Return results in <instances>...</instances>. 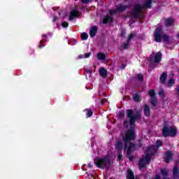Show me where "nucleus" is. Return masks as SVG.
I'll use <instances>...</instances> for the list:
<instances>
[{
  "instance_id": "obj_1",
  "label": "nucleus",
  "mask_w": 179,
  "mask_h": 179,
  "mask_svg": "<svg viewBox=\"0 0 179 179\" xmlns=\"http://www.w3.org/2000/svg\"><path fill=\"white\" fill-rule=\"evenodd\" d=\"M152 3H153V0H145L144 3L141 6L139 3H136L134 5L132 12V16L134 19H138V17H141L142 15L143 9H151Z\"/></svg>"
},
{
  "instance_id": "obj_2",
  "label": "nucleus",
  "mask_w": 179,
  "mask_h": 179,
  "mask_svg": "<svg viewBox=\"0 0 179 179\" xmlns=\"http://www.w3.org/2000/svg\"><path fill=\"white\" fill-rule=\"evenodd\" d=\"M94 164H95L98 169H106V170H109L110 167H111V159L108 156L103 158L96 157L94 160Z\"/></svg>"
},
{
  "instance_id": "obj_3",
  "label": "nucleus",
  "mask_w": 179,
  "mask_h": 179,
  "mask_svg": "<svg viewBox=\"0 0 179 179\" xmlns=\"http://www.w3.org/2000/svg\"><path fill=\"white\" fill-rule=\"evenodd\" d=\"M154 38L156 43H162V38L164 43H168V41L170 40V36H169V35L164 34L163 27L159 26L155 29V31L154 33Z\"/></svg>"
},
{
  "instance_id": "obj_4",
  "label": "nucleus",
  "mask_w": 179,
  "mask_h": 179,
  "mask_svg": "<svg viewBox=\"0 0 179 179\" xmlns=\"http://www.w3.org/2000/svg\"><path fill=\"white\" fill-rule=\"evenodd\" d=\"M162 136L164 138H176L177 136V127H169V124L164 122L162 128Z\"/></svg>"
},
{
  "instance_id": "obj_5",
  "label": "nucleus",
  "mask_w": 179,
  "mask_h": 179,
  "mask_svg": "<svg viewBox=\"0 0 179 179\" xmlns=\"http://www.w3.org/2000/svg\"><path fill=\"white\" fill-rule=\"evenodd\" d=\"M126 114L127 118L129 119V124L130 125H135V122H136L137 120H141L142 116L141 115V113L137 111L136 114L134 113V110L132 109H127L126 110Z\"/></svg>"
},
{
  "instance_id": "obj_6",
  "label": "nucleus",
  "mask_w": 179,
  "mask_h": 179,
  "mask_svg": "<svg viewBox=\"0 0 179 179\" xmlns=\"http://www.w3.org/2000/svg\"><path fill=\"white\" fill-rule=\"evenodd\" d=\"M135 131L134 130L129 129L124 134L123 137V141L124 142V150H127V148H128V143L131 142V141H134L135 139Z\"/></svg>"
},
{
  "instance_id": "obj_7",
  "label": "nucleus",
  "mask_w": 179,
  "mask_h": 179,
  "mask_svg": "<svg viewBox=\"0 0 179 179\" xmlns=\"http://www.w3.org/2000/svg\"><path fill=\"white\" fill-rule=\"evenodd\" d=\"M148 153H147L145 156V162L148 165L150 164V162H152V156H155L156 153H157V147L156 145H150L147 148Z\"/></svg>"
},
{
  "instance_id": "obj_8",
  "label": "nucleus",
  "mask_w": 179,
  "mask_h": 179,
  "mask_svg": "<svg viewBox=\"0 0 179 179\" xmlns=\"http://www.w3.org/2000/svg\"><path fill=\"white\" fill-rule=\"evenodd\" d=\"M132 148L133 149H135L136 150V144L134 143H129V147L127 148V157L129 159L130 162H132L134 160V156H132Z\"/></svg>"
},
{
  "instance_id": "obj_9",
  "label": "nucleus",
  "mask_w": 179,
  "mask_h": 179,
  "mask_svg": "<svg viewBox=\"0 0 179 179\" xmlns=\"http://www.w3.org/2000/svg\"><path fill=\"white\" fill-rule=\"evenodd\" d=\"M150 61L154 64H159L162 61V52H157L155 56L154 53L150 55Z\"/></svg>"
},
{
  "instance_id": "obj_10",
  "label": "nucleus",
  "mask_w": 179,
  "mask_h": 179,
  "mask_svg": "<svg viewBox=\"0 0 179 179\" xmlns=\"http://www.w3.org/2000/svg\"><path fill=\"white\" fill-rule=\"evenodd\" d=\"M136 80L140 82V83H143L145 81V77L142 75V73H137L136 76L131 78V83H135Z\"/></svg>"
},
{
  "instance_id": "obj_11",
  "label": "nucleus",
  "mask_w": 179,
  "mask_h": 179,
  "mask_svg": "<svg viewBox=\"0 0 179 179\" xmlns=\"http://www.w3.org/2000/svg\"><path fill=\"white\" fill-rule=\"evenodd\" d=\"M131 8V5H124L122 3H120L116 6V9L118 12V13H122V12H124L126 9H129Z\"/></svg>"
},
{
  "instance_id": "obj_12",
  "label": "nucleus",
  "mask_w": 179,
  "mask_h": 179,
  "mask_svg": "<svg viewBox=\"0 0 179 179\" xmlns=\"http://www.w3.org/2000/svg\"><path fill=\"white\" fill-rule=\"evenodd\" d=\"M76 17H79V11L76 8L70 13L69 20L72 22Z\"/></svg>"
},
{
  "instance_id": "obj_13",
  "label": "nucleus",
  "mask_w": 179,
  "mask_h": 179,
  "mask_svg": "<svg viewBox=\"0 0 179 179\" xmlns=\"http://www.w3.org/2000/svg\"><path fill=\"white\" fill-rule=\"evenodd\" d=\"M146 164H148V162H146V159L141 158L138 161V169L139 170H142V169L146 168Z\"/></svg>"
},
{
  "instance_id": "obj_14",
  "label": "nucleus",
  "mask_w": 179,
  "mask_h": 179,
  "mask_svg": "<svg viewBox=\"0 0 179 179\" xmlns=\"http://www.w3.org/2000/svg\"><path fill=\"white\" fill-rule=\"evenodd\" d=\"M98 28L96 26H93L90 30V36L92 38L96 37V34H97Z\"/></svg>"
},
{
  "instance_id": "obj_15",
  "label": "nucleus",
  "mask_w": 179,
  "mask_h": 179,
  "mask_svg": "<svg viewBox=\"0 0 179 179\" xmlns=\"http://www.w3.org/2000/svg\"><path fill=\"white\" fill-rule=\"evenodd\" d=\"M114 19L110 15H106L103 19V24H107L108 23H113Z\"/></svg>"
},
{
  "instance_id": "obj_16",
  "label": "nucleus",
  "mask_w": 179,
  "mask_h": 179,
  "mask_svg": "<svg viewBox=\"0 0 179 179\" xmlns=\"http://www.w3.org/2000/svg\"><path fill=\"white\" fill-rule=\"evenodd\" d=\"M172 157L173 153H171V151H168L165 155L164 162L167 164L170 163V162H171Z\"/></svg>"
},
{
  "instance_id": "obj_17",
  "label": "nucleus",
  "mask_w": 179,
  "mask_h": 179,
  "mask_svg": "<svg viewBox=\"0 0 179 179\" xmlns=\"http://www.w3.org/2000/svg\"><path fill=\"white\" fill-rule=\"evenodd\" d=\"M115 149L117 152H122V149H124V144L121 141H117L115 143Z\"/></svg>"
},
{
  "instance_id": "obj_18",
  "label": "nucleus",
  "mask_w": 179,
  "mask_h": 179,
  "mask_svg": "<svg viewBox=\"0 0 179 179\" xmlns=\"http://www.w3.org/2000/svg\"><path fill=\"white\" fill-rule=\"evenodd\" d=\"M126 179H135V174L134 173V171H132V169H127V175L126 176Z\"/></svg>"
},
{
  "instance_id": "obj_19",
  "label": "nucleus",
  "mask_w": 179,
  "mask_h": 179,
  "mask_svg": "<svg viewBox=\"0 0 179 179\" xmlns=\"http://www.w3.org/2000/svg\"><path fill=\"white\" fill-rule=\"evenodd\" d=\"M174 23H175L174 20H173L171 18H167L164 21V24H165V26H166V27H170V26H173V24H174Z\"/></svg>"
},
{
  "instance_id": "obj_20",
  "label": "nucleus",
  "mask_w": 179,
  "mask_h": 179,
  "mask_svg": "<svg viewBox=\"0 0 179 179\" xmlns=\"http://www.w3.org/2000/svg\"><path fill=\"white\" fill-rule=\"evenodd\" d=\"M159 80L162 84L166 83V80H167V73H162V75L160 76Z\"/></svg>"
},
{
  "instance_id": "obj_21",
  "label": "nucleus",
  "mask_w": 179,
  "mask_h": 179,
  "mask_svg": "<svg viewBox=\"0 0 179 179\" xmlns=\"http://www.w3.org/2000/svg\"><path fill=\"white\" fill-rule=\"evenodd\" d=\"M144 115L145 117H150V108L148 105L144 106Z\"/></svg>"
},
{
  "instance_id": "obj_22",
  "label": "nucleus",
  "mask_w": 179,
  "mask_h": 179,
  "mask_svg": "<svg viewBox=\"0 0 179 179\" xmlns=\"http://www.w3.org/2000/svg\"><path fill=\"white\" fill-rule=\"evenodd\" d=\"M134 145H136V150L142 149V146H143V141L142 139H140L137 141V142L134 143Z\"/></svg>"
},
{
  "instance_id": "obj_23",
  "label": "nucleus",
  "mask_w": 179,
  "mask_h": 179,
  "mask_svg": "<svg viewBox=\"0 0 179 179\" xmlns=\"http://www.w3.org/2000/svg\"><path fill=\"white\" fill-rule=\"evenodd\" d=\"M99 74L101 75V76H102V78H106L108 74L107 70L103 67H101V69H99Z\"/></svg>"
},
{
  "instance_id": "obj_24",
  "label": "nucleus",
  "mask_w": 179,
  "mask_h": 179,
  "mask_svg": "<svg viewBox=\"0 0 179 179\" xmlns=\"http://www.w3.org/2000/svg\"><path fill=\"white\" fill-rule=\"evenodd\" d=\"M84 113H86V118H89L93 115V111L92 109L87 108L84 110Z\"/></svg>"
},
{
  "instance_id": "obj_25",
  "label": "nucleus",
  "mask_w": 179,
  "mask_h": 179,
  "mask_svg": "<svg viewBox=\"0 0 179 179\" xmlns=\"http://www.w3.org/2000/svg\"><path fill=\"white\" fill-rule=\"evenodd\" d=\"M133 100L136 102L142 101V98H141V95H139L138 94H134Z\"/></svg>"
},
{
  "instance_id": "obj_26",
  "label": "nucleus",
  "mask_w": 179,
  "mask_h": 179,
  "mask_svg": "<svg viewBox=\"0 0 179 179\" xmlns=\"http://www.w3.org/2000/svg\"><path fill=\"white\" fill-rule=\"evenodd\" d=\"M97 58L99 59V61H104V59H106V54L103 52H99L97 54Z\"/></svg>"
},
{
  "instance_id": "obj_27",
  "label": "nucleus",
  "mask_w": 179,
  "mask_h": 179,
  "mask_svg": "<svg viewBox=\"0 0 179 179\" xmlns=\"http://www.w3.org/2000/svg\"><path fill=\"white\" fill-rule=\"evenodd\" d=\"M128 47H129V42L127 41L126 43L122 44L120 50V51H123V50H128Z\"/></svg>"
},
{
  "instance_id": "obj_28",
  "label": "nucleus",
  "mask_w": 179,
  "mask_h": 179,
  "mask_svg": "<svg viewBox=\"0 0 179 179\" xmlns=\"http://www.w3.org/2000/svg\"><path fill=\"white\" fill-rule=\"evenodd\" d=\"M160 173L163 177H167L169 176V171L166 169H162Z\"/></svg>"
},
{
  "instance_id": "obj_29",
  "label": "nucleus",
  "mask_w": 179,
  "mask_h": 179,
  "mask_svg": "<svg viewBox=\"0 0 179 179\" xmlns=\"http://www.w3.org/2000/svg\"><path fill=\"white\" fill-rule=\"evenodd\" d=\"M149 96L152 98L156 97V92H155V90H150L148 92Z\"/></svg>"
},
{
  "instance_id": "obj_30",
  "label": "nucleus",
  "mask_w": 179,
  "mask_h": 179,
  "mask_svg": "<svg viewBox=\"0 0 179 179\" xmlns=\"http://www.w3.org/2000/svg\"><path fill=\"white\" fill-rule=\"evenodd\" d=\"M150 103L152 104V106H153L154 107H156V106H157V100L156 99V96L154 98H151L150 99Z\"/></svg>"
},
{
  "instance_id": "obj_31",
  "label": "nucleus",
  "mask_w": 179,
  "mask_h": 179,
  "mask_svg": "<svg viewBox=\"0 0 179 179\" xmlns=\"http://www.w3.org/2000/svg\"><path fill=\"white\" fill-rule=\"evenodd\" d=\"M87 38H89V35L87 34V33L83 32V33L81 34V39H82L83 41H85V40H87Z\"/></svg>"
},
{
  "instance_id": "obj_32",
  "label": "nucleus",
  "mask_w": 179,
  "mask_h": 179,
  "mask_svg": "<svg viewBox=\"0 0 179 179\" xmlns=\"http://www.w3.org/2000/svg\"><path fill=\"white\" fill-rule=\"evenodd\" d=\"M174 83H176V81L174 80V79L173 78L169 79V80L168 81V87H171L173 85H174Z\"/></svg>"
},
{
  "instance_id": "obj_33",
  "label": "nucleus",
  "mask_w": 179,
  "mask_h": 179,
  "mask_svg": "<svg viewBox=\"0 0 179 179\" xmlns=\"http://www.w3.org/2000/svg\"><path fill=\"white\" fill-rule=\"evenodd\" d=\"M117 160L119 162H122V152L117 151Z\"/></svg>"
},
{
  "instance_id": "obj_34",
  "label": "nucleus",
  "mask_w": 179,
  "mask_h": 179,
  "mask_svg": "<svg viewBox=\"0 0 179 179\" xmlns=\"http://www.w3.org/2000/svg\"><path fill=\"white\" fill-rule=\"evenodd\" d=\"M135 36H136V34H130L127 40V43H129V41H131V40H132V38H134Z\"/></svg>"
},
{
  "instance_id": "obj_35",
  "label": "nucleus",
  "mask_w": 179,
  "mask_h": 179,
  "mask_svg": "<svg viewBox=\"0 0 179 179\" xmlns=\"http://www.w3.org/2000/svg\"><path fill=\"white\" fill-rule=\"evenodd\" d=\"M179 173V169H178V166H175L173 168V176H177Z\"/></svg>"
},
{
  "instance_id": "obj_36",
  "label": "nucleus",
  "mask_w": 179,
  "mask_h": 179,
  "mask_svg": "<svg viewBox=\"0 0 179 179\" xmlns=\"http://www.w3.org/2000/svg\"><path fill=\"white\" fill-rule=\"evenodd\" d=\"M162 145H163V143H162V141L157 140L156 142L155 146L157 147V149H159V148L162 147Z\"/></svg>"
},
{
  "instance_id": "obj_37",
  "label": "nucleus",
  "mask_w": 179,
  "mask_h": 179,
  "mask_svg": "<svg viewBox=\"0 0 179 179\" xmlns=\"http://www.w3.org/2000/svg\"><path fill=\"white\" fill-rule=\"evenodd\" d=\"M109 13L110 15H116V13H118V10H117V8L114 9V10H109Z\"/></svg>"
},
{
  "instance_id": "obj_38",
  "label": "nucleus",
  "mask_w": 179,
  "mask_h": 179,
  "mask_svg": "<svg viewBox=\"0 0 179 179\" xmlns=\"http://www.w3.org/2000/svg\"><path fill=\"white\" fill-rule=\"evenodd\" d=\"M62 26L66 29V27H69V23H68L67 22H63L62 23Z\"/></svg>"
},
{
  "instance_id": "obj_39",
  "label": "nucleus",
  "mask_w": 179,
  "mask_h": 179,
  "mask_svg": "<svg viewBox=\"0 0 179 179\" xmlns=\"http://www.w3.org/2000/svg\"><path fill=\"white\" fill-rule=\"evenodd\" d=\"M125 117V113L123 112V110H121L119 113V118H124Z\"/></svg>"
},
{
  "instance_id": "obj_40",
  "label": "nucleus",
  "mask_w": 179,
  "mask_h": 179,
  "mask_svg": "<svg viewBox=\"0 0 179 179\" xmlns=\"http://www.w3.org/2000/svg\"><path fill=\"white\" fill-rule=\"evenodd\" d=\"M123 125H124L126 128H128V127H129V122H128V120H124V122H123Z\"/></svg>"
},
{
  "instance_id": "obj_41",
  "label": "nucleus",
  "mask_w": 179,
  "mask_h": 179,
  "mask_svg": "<svg viewBox=\"0 0 179 179\" xmlns=\"http://www.w3.org/2000/svg\"><path fill=\"white\" fill-rule=\"evenodd\" d=\"M43 43H44V41H40L39 42V45H38V48H43V47H44V45H43Z\"/></svg>"
},
{
  "instance_id": "obj_42",
  "label": "nucleus",
  "mask_w": 179,
  "mask_h": 179,
  "mask_svg": "<svg viewBox=\"0 0 179 179\" xmlns=\"http://www.w3.org/2000/svg\"><path fill=\"white\" fill-rule=\"evenodd\" d=\"M92 55V52L85 53L84 55V58H89Z\"/></svg>"
},
{
  "instance_id": "obj_43",
  "label": "nucleus",
  "mask_w": 179,
  "mask_h": 179,
  "mask_svg": "<svg viewBox=\"0 0 179 179\" xmlns=\"http://www.w3.org/2000/svg\"><path fill=\"white\" fill-rule=\"evenodd\" d=\"M159 94L161 97H164V91L163 90L159 91Z\"/></svg>"
},
{
  "instance_id": "obj_44",
  "label": "nucleus",
  "mask_w": 179,
  "mask_h": 179,
  "mask_svg": "<svg viewBox=\"0 0 179 179\" xmlns=\"http://www.w3.org/2000/svg\"><path fill=\"white\" fill-rule=\"evenodd\" d=\"M126 34L125 29L122 30L121 31V37H124Z\"/></svg>"
},
{
  "instance_id": "obj_45",
  "label": "nucleus",
  "mask_w": 179,
  "mask_h": 179,
  "mask_svg": "<svg viewBox=\"0 0 179 179\" xmlns=\"http://www.w3.org/2000/svg\"><path fill=\"white\" fill-rule=\"evenodd\" d=\"M57 19H58V16L54 15L53 20H52L53 23H55V22H57Z\"/></svg>"
},
{
  "instance_id": "obj_46",
  "label": "nucleus",
  "mask_w": 179,
  "mask_h": 179,
  "mask_svg": "<svg viewBox=\"0 0 179 179\" xmlns=\"http://www.w3.org/2000/svg\"><path fill=\"white\" fill-rule=\"evenodd\" d=\"M90 0H81V2L83 3H87L88 2H90Z\"/></svg>"
},
{
  "instance_id": "obj_47",
  "label": "nucleus",
  "mask_w": 179,
  "mask_h": 179,
  "mask_svg": "<svg viewBox=\"0 0 179 179\" xmlns=\"http://www.w3.org/2000/svg\"><path fill=\"white\" fill-rule=\"evenodd\" d=\"M125 66H127V65H125V64H122V65L120 66V69H122V71L124 70V69H125Z\"/></svg>"
},
{
  "instance_id": "obj_48",
  "label": "nucleus",
  "mask_w": 179,
  "mask_h": 179,
  "mask_svg": "<svg viewBox=\"0 0 179 179\" xmlns=\"http://www.w3.org/2000/svg\"><path fill=\"white\" fill-rule=\"evenodd\" d=\"M85 71L87 73H90V75H92V70L85 69Z\"/></svg>"
},
{
  "instance_id": "obj_49",
  "label": "nucleus",
  "mask_w": 179,
  "mask_h": 179,
  "mask_svg": "<svg viewBox=\"0 0 179 179\" xmlns=\"http://www.w3.org/2000/svg\"><path fill=\"white\" fill-rule=\"evenodd\" d=\"M92 167H93V165H92V164H87V169H92Z\"/></svg>"
},
{
  "instance_id": "obj_50",
  "label": "nucleus",
  "mask_w": 179,
  "mask_h": 179,
  "mask_svg": "<svg viewBox=\"0 0 179 179\" xmlns=\"http://www.w3.org/2000/svg\"><path fill=\"white\" fill-rule=\"evenodd\" d=\"M42 37H43V38H47L48 36H47V34H43Z\"/></svg>"
},
{
  "instance_id": "obj_51",
  "label": "nucleus",
  "mask_w": 179,
  "mask_h": 179,
  "mask_svg": "<svg viewBox=\"0 0 179 179\" xmlns=\"http://www.w3.org/2000/svg\"><path fill=\"white\" fill-rule=\"evenodd\" d=\"M155 179H160L159 175H155Z\"/></svg>"
},
{
  "instance_id": "obj_52",
  "label": "nucleus",
  "mask_w": 179,
  "mask_h": 179,
  "mask_svg": "<svg viewBox=\"0 0 179 179\" xmlns=\"http://www.w3.org/2000/svg\"><path fill=\"white\" fill-rule=\"evenodd\" d=\"M78 58H80V59L85 58V55H81L78 56Z\"/></svg>"
},
{
  "instance_id": "obj_53",
  "label": "nucleus",
  "mask_w": 179,
  "mask_h": 179,
  "mask_svg": "<svg viewBox=\"0 0 179 179\" xmlns=\"http://www.w3.org/2000/svg\"><path fill=\"white\" fill-rule=\"evenodd\" d=\"M101 106H103L104 104V99L101 100Z\"/></svg>"
},
{
  "instance_id": "obj_54",
  "label": "nucleus",
  "mask_w": 179,
  "mask_h": 179,
  "mask_svg": "<svg viewBox=\"0 0 179 179\" xmlns=\"http://www.w3.org/2000/svg\"><path fill=\"white\" fill-rule=\"evenodd\" d=\"M29 51L31 52V54H33L34 52V50L32 49H29Z\"/></svg>"
},
{
  "instance_id": "obj_55",
  "label": "nucleus",
  "mask_w": 179,
  "mask_h": 179,
  "mask_svg": "<svg viewBox=\"0 0 179 179\" xmlns=\"http://www.w3.org/2000/svg\"><path fill=\"white\" fill-rule=\"evenodd\" d=\"M162 179H171L170 178L167 177V176H165Z\"/></svg>"
},
{
  "instance_id": "obj_56",
  "label": "nucleus",
  "mask_w": 179,
  "mask_h": 179,
  "mask_svg": "<svg viewBox=\"0 0 179 179\" xmlns=\"http://www.w3.org/2000/svg\"><path fill=\"white\" fill-rule=\"evenodd\" d=\"M177 37L178 38H179V33L177 34Z\"/></svg>"
},
{
  "instance_id": "obj_57",
  "label": "nucleus",
  "mask_w": 179,
  "mask_h": 179,
  "mask_svg": "<svg viewBox=\"0 0 179 179\" xmlns=\"http://www.w3.org/2000/svg\"><path fill=\"white\" fill-rule=\"evenodd\" d=\"M125 1V2H128V0H124Z\"/></svg>"
},
{
  "instance_id": "obj_58",
  "label": "nucleus",
  "mask_w": 179,
  "mask_h": 179,
  "mask_svg": "<svg viewBox=\"0 0 179 179\" xmlns=\"http://www.w3.org/2000/svg\"><path fill=\"white\" fill-rule=\"evenodd\" d=\"M176 2H179V0H176Z\"/></svg>"
}]
</instances>
